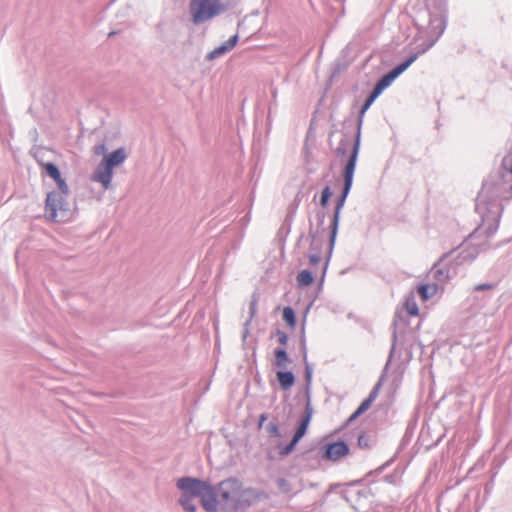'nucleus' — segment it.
I'll return each instance as SVG.
<instances>
[{
	"mask_svg": "<svg viewBox=\"0 0 512 512\" xmlns=\"http://www.w3.org/2000/svg\"><path fill=\"white\" fill-rule=\"evenodd\" d=\"M49 177H51L59 191H52L47 194L45 201V216L54 222H64L72 217V211L67 196L69 187L66 181L61 177V173L53 163H43L41 165Z\"/></svg>",
	"mask_w": 512,
	"mask_h": 512,
	"instance_id": "1",
	"label": "nucleus"
},
{
	"mask_svg": "<svg viewBox=\"0 0 512 512\" xmlns=\"http://www.w3.org/2000/svg\"><path fill=\"white\" fill-rule=\"evenodd\" d=\"M126 158L127 154L124 148H118L115 151L104 155L102 161L92 175V180L101 183L105 190L109 189L113 178V169L121 165Z\"/></svg>",
	"mask_w": 512,
	"mask_h": 512,
	"instance_id": "2",
	"label": "nucleus"
},
{
	"mask_svg": "<svg viewBox=\"0 0 512 512\" xmlns=\"http://www.w3.org/2000/svg\"><path fill=\"white\" fill-rule=\"evenodd\" d=\"M226 9L222 0H190L189 12L195 25L208 21Z\"/></svg>",
	"mask_w": 512,
	"mask_h": 512,
	"instance_id": "3",
	"label": "nucleus"
},
{
	"mask_svg": "<svg viewBox=\"0 0 512 512\" xmlns=\"http://www.w3.org/2000/svg\"><path fill=\"white\" fill-rule=\"evenodd\" d=\"M358 151H359V140L357 139L356 142L354 143L352 154H351V156L349 158V161L346 164L345 170H344L345 186H344L343 196H342L341 200L339 201V203L337 205L336 212H335V215H334L333 221H332V230H331V235H330L329 254L332 251V248H333V245H334V241H335V237H336V234H337L338 220H339V210L342 207V205L344 203V200H345V198H346V196H347V194H348V192H349V190L351 188V185H352L353 174H354V170H355V166H356Z\"/></svg>",
	"mask_w": 512,
	"mask_h": 512,
	"instance_id": "4",
	"label": "nucleus"
},
{
	"mask_svg": "<svg viewBox=\"0 0 512 512\" xmlns=\"http://www.w3.org/2000/svg\"><path fill=\"white\" fill-rule=\"evenodd\" d=\"M417 58V55L410 56L405 62L396 66L393 70H391L388 74L383 76L375 85L373 91L365 100L361 111H360V120L366 113V111L370 108L376 98L386 89L401 73H403Z\"/></svg>",
	"mask_w": 512,
	"mask_h": 512,
	"instance_id": "5",
	"label": "nucleus"
},
{
	"mask_svg": "<svg viewBox=\"0 0 512 512\" xmlns=\"http://www.w3.org/2000/svg\"><path fill=\"white\" fill-rule=\"evenodd\" d=\"M178 488L182 491L180 497V504L187 512H194L195 505H188L189 500H194L200 497L209 485L193 478H181L177 482Z\"/></svg>",
	"mask_w": 512,
	"mask_h": 512,
	"instance_id": "6",
	"label": "nucleus"
},
{
	"mask_svg": "<svg viewBox=\"0 0 512 512\" xmlns=\"http://www.w3.org/2000/svg\"><path fill=\"white\" fill-rule=\"evenodd\" d=\"M247 491L243 489L242 483L236 479H227L219 484V494L223 501L233 508H238L245 502Z\"/></svg>",
	"mask_w": 512,
	"mask_h": 512,
	"instance_id": "7",
	"label": "nucleus"
},
{
	"mask_svg": "<svg viewBox=\"0 0 512 512\" xmlns=\"http://www.w3.org/2000/svg\"><path fill=\"white\" fill-rule=\"evenodd\" d=\"M350 452L348 444L344 441H337L325 444L321 448V456L324 460L337 462L346 457Z\"/></svg>",
	"mask_w": 512,
	"mask_h": 512,
	"instance_id": "8",
	"label": "nucleus"
},
{
	"mask_svg": "<svg viewBox=\"0 0 512 512\" xmlns=\"http://www.w3.org/2000/svg\"><path fill=\"white\" fill-rule=\"evenodd\" d=\"M312 415H313V408L310 405V403H308L305 407V412L301 419V422L294 433V436H293L294 442H299L301 440V438L306 434L307 429H308L309 424L312 419Z\"/></svg>",
	"mask_w": 512,
	"mask_h": 512,
	"instance_id": "9",
	"label": "nucleus"
},
{
	"mask_svg": "<svg viewBox=\"0 0 512 512\" xmlns=\"http://www.w3.org/2000/svg\"><path fill=\"white\" fill-rule=\"evenodd\" d=\"M205 510L209 512L216 511L217 500L214 495L212 487L208 486L205 492L199 497Z\"/></svg>",
	"mask_w": 512,
	"mask_h": 512,
	"instance_id": "10",
	"label": "nucleus"
},
{
	"mask_svg": "<svg viewBox=\"0 0 512 512\" xmlns=\"http://www.w3.org/2000/svg\"><path fill=\"white\" fill-rule=\"evenodd\" d=\"M276 376L283 390H289L295 383V377L292 372L278 371Z\"/></svg>",
	"mask_w": 512,
	"mask_h": 512,
	"instance_id": "11",
	"label": "nucleus"
},
{
	"mask_svg": "<svg viewBox=\"0 0 512 512\" xmlns=\"http://www.w3.org/2000/svg\"><path fill=\"white\" fill-rule=\"evenodd\" d=\"M375 398H376V393L375 392L371 393L368 398H366L364 401H362V403L359 405L357 410L350 416L349 421L355 420L357 417H359L361 414H363L365 411H367L371 407Z\"/></svg>",
	"mask_w": 512,
	"mask_h": 512,
	"instance_id": "12",
	"label": "nucleus"
},
{
	"mask_svg": "<svg viewBox=\"0 0 512 512\" xmlns=\"http://www.w3.org/2000/svg\"><path fill=\"white\" fill-rule=\"evenodd\" d=\"M438 292L437 284H423L418 287V293L423 301H427Z\"/></svg>",
	"mask_w": 512,
	"mask_h": 512,
	"instance_id": "13",
	"label": "nucleus"
},
{
	"mask_svg": "<svg viewBox=\"0 0 512 512\" xmlns=\"http://www.w3.org/2000/svg\"><path fill=\"white\" fill-rule=\"evenodd\" d=\"M313 283L312 273L308 270H302L297 275V284L299 287H307Z\"/></svg>",
	"mask_w": 512,
	"mask_h": 512,
	"instance_id": "14",
	"label": "nucleus"
},
{
	"mask_svg": "<svg viewBox=\"0 0 512 512\" xmlns=\"http://www.w3.org/2000/svg\"><path fill=\"white\" fill-rule=\"evenodd\" d=\"M236 42H237V36H233L228 42H227V45L225 46H221L217 49H215L213 52H211L210 56L211 58H214L216 56H219L225 52H227L228 50L232 49L235 45H236Z\"/></svg>",
	"mask_w": 512,
	"mask_h": 512,
	"instance_id": "15",
	"label": "nucleus"
},
{
	"mask_svg": "<svg viewBox=\"0 0 512 512\" xmlns=\"http://www.w3.org/2000/svg\"><path fill=\"white\" fill-rule=\"evenodd\" d=\"M289 362V357L285 350L277 349L275 350V365L279 368L285 367L286 363Z\"/></svg>",
	"mask_w": 512,
	"mask_h": 512,
	"instance_id": "16",
	"label": "nucleus"
},
{
	"mask_svg": "<svg viewBox=\"0 0 512 512\" xmlns=\"http://www.w3.org/2000/svg\"><path fill=\"white\" fill-rule=\"evenodd\" d=\"M283 320L290 328H294L296 326L295 313L291 307H285L283 309Z\"/></svg>",
	"mask_w": 512,
	"mask_h": 512,
	"instance_id": "17",
	"label": "nucleus"
},
{
	"mask_svg": "<svg viewBox=\"0 0 512 512\" xmlns=\"http://www.w3.org/2000/svg\"><path fill=\"white\" fill-rule=\"evenodd\" d=\"M404 307H405L406 312H407L410 316H417V315L419 314L418 305H417V303L415 302V300H414V298H413V297L408 298V299L405 301Z\"/></svg>",
	"mask_w": 512,
	"mask_h": 512,
	"instance_id": "18",
	"label": "nucleus"
},
{
	"mask_svg": "<svg viewBox=\"0 0 512 512\" xmlns=\"http://www.w3.org/2000/svg\"><path fill=\"white\" fill-rule=\"evenodd\" d=\"M332 193L329 187H325L321 194V205L326 206L329 198L331 197Z\"/></svg>",
	"mask_w": 512,
	"mask_h": 512,
	"instance_id": "19",
	"label": "nucleus"
},
{
	"mask_svg": "<svg viewBox=\"0 0 512 512\" xmlns=\"http://www.w3.org/2000/svg\"><path fill=\"white\" fill-rule=\"evenodd\" d=\"M297 443L298 442H294V438H292L291 442L285 448L282 449L281 455H287L291 453Z\"/></svg>",
	"mask_w": 512,
	"mask_h": 512,
	"instance_id": "20",
	"label": "nucleus"
},
{
	"mask_svg": "<svg viewBox=\"0 0 512 512\" xmlns=\"http://www.w3.org/2000/svg\"><path fill=\"white\" fill-rule=\"evenodd\" d=\"M267 431L271 436H277L279 434L278 427L275 423H270L267 426Z\"/></svg>",
	"mask_w": 512,
	"mask_h": 512,
	"instance_id": "21",
	"label": "nucleus"
},
{
	"mask_svg": "<svg viewBox=\"0 0 512 512\" xmlns=\"http://www.w3.org/2000/svg\"><path fill=\"white\" fill-rule=\"evenodd\" d=\"M494 288L493 284L485 283L479 284L474 287L475 291H484V290H492Z\"/></svg>",
	"mask_w": 512,
	"mask_h": 512,
	"instance_id": "22",
	"label": "nucleus"
},
{
	"mask_svg": "<svg viewBox=\"0 0 512 512\" xmlns=\"http://www.w3.org/2000/svg\"><path fill=\"white\" fill-rule=\"evenodd\" d=\"M321 257L318 253H312L309 255V263L310 265H316L320 262Z\"/></svg>",
	"mask_w": 512,
	"mask_h": 512,
	"instance_id": "23",
	"label": "nucleus"
},
{
	"mask_svg": "<svg viewBox=\"0 0 512 512\" xmlns=\"http://www.w3.org/2000/svg\"><path fill=\"white\" fill-rule=\"evenodd\" d=\"M93 152L97 156L102 155L106 152V146L104 144L96 145L93 148Z\"/></svg>",
	"mask_w": 512,
	"mask_h": 512,
	"instance_id": "24",
	"label": "nucleus"
},
{
	"mask_svg": "<svg viewBox=\"0 0 512 512\" xmlns=\"http://www.w3.org/2000/svg\"><path fill=\"white\" fill-rule=\"evenodd\" d=\"M277 336H278V341H279V343L281 345H286L287 344L288 337H287L286 333L279 331L277 333Z\"/></svg>",
	"mask_w": 512,
	"mask_h": 512,
	"instance_id": "25",
	"label": "nucleus"
},
{
	"mask_svg": "<svg viewBox=\"0 0 512 512\" xmlns=\"http://www.w3.org/2000/svg\"><path fill=\"white\" fill-rule=\"evenodd\" d=\"M434 277L437 279V280H443V279H446L448 277V274L447 272H443L442 270L440 269H437L435 270V275Z\"/></svg>",
	"mask_w": 512,
	"mask_h": 512,
	"instance_id": "26",
	"label": "nucleus"
},
{
	"mask_svg": "<svg viewBox=\"0 0 512 512\" xmlns=\"http://www.w3.org/2000/svg\"><path fill=\"white\" fill-rule=\"evenodd\" d=\"M256 310H257V299H254L250 303V314H251V317H253L256 314Z\"/></svg>",
	"mask_w": 512,
	"mask_h": 512,
	"instance_id": "27",
	"label": "nucleus"
},
{
	"mask_svg": "<svg viewBox=\"0 0 512 512\" xmlns=\"http://www.w3.org/2000/svg\"><path fill=\"white\" fill-rule=\"evenodd\" d=\"M321 245H322V243L319 239L313 238V241H312L313 249L318 251V250H320Z\"/></svg>",
	"mask_w": 512,
	"mask_h": 512,
	"instance_id": "28",
	"label": "nucleus"
},
{
	"mask_svg": "<svg viewBox=\"0 0 512 512\" xmlns=\"http://www.w3.org/2000/svg\"><path fill=\"white\" fill-rule=\"evenodd\" d=\"M268 416L267 414H261L260 417H259V423H258V427L261 428L263 423L267 420Z\"/></svg>",
	"mask_w": 512,
	"mask_h": 512,
	"instance_id": "29",
	"label": "nucleus"
},
{
	"mask_svg": "<svg viewBox=\"0 0 512 512\" xmlns=\"http://www.w3.org/2000/svg\"><path fill=\"white\" fill-rule=\"evenodd\" d=\"M188 505H195V504L193 503V500H189Z\"/></svg>",
	"mask_w": 512,
	"mask_h": 512,
	"instance_id": "30",
	"label": "nucleus"
}]
</instances>
